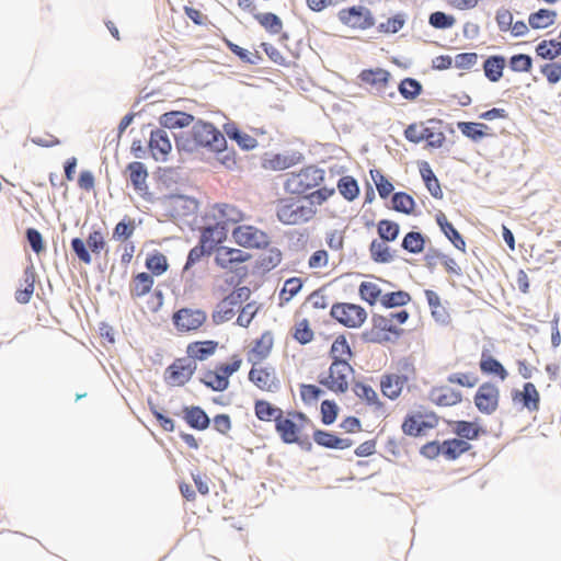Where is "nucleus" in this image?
<instances>
[{
  "instance_id": "nucleus-1",
  "label": "nucleus",
  "mask_w": 561,
  "mask_h": 561,
  "mask_svg": "<svg viewBox=\"0 0 561 561\" xmlns=\"http://www.w3.org/2000/svg\"><path fill=\"white\" fill-rule=\"evenodd\" d=\"M313 427L312 421L302 412L297 411L284 412L275 424V430L285 444H302L308 440V432Z\"/></svg>"
},
{
  "instance_id": "nucleus-2",
  "label": "nucleus",
  "mask_w": 561,
  "mask_h": 561,
  "mask_svg": "<svg viewBox=\"0 0 561 561\" xmlns=\"http://www.w3.org/2000/svg\"><path fill=\"white\" fill-rule=\"evenodd\" d=\"M324 180V171L314 165H308L298 172L288 173L284 190L291 195H302L319 186Z\"/></svg>"
},
{
  "instance_id": "nucleus-3",
  "label": "nucleus",
  "mask_w": 561,
  "mask_h": 561,
  "mask_svg": "<svg viewBox=\"0 0 561 561\" xmlns=\"http://www.w3.org/2000/svg\"><path fill=\"white\" fill-rule=\"evenodd\" d=\"M241 365L240 355L233 354L228 363H218L213 369H207L201 380L214 391H225L229 387V378L240 369Z\"/></svg>"
},
{
  "instance_id": "nucleus-4",
  "label": "nucleus",
  "mask_w": 561,
  "mask_h": 561,
  "mask_svg": "<svg viewBox=\"0 0 561 561\" xmlns=\"http://www.w3.org/2000/svg\"><path fill=\"white\" fill-rule=\"evenodd\" d=\"M354 368L347 362H332L328 374L319 377L321 386L334 393H345L350 388V381L354 377Z\"/></svg>"
},
{
  "instance_id": "nucleus-5",
  "label": "nucleus",
  "mask_w": 561,
  "mask_h": 561,
  "mask_svg": "<svg viewBox=\"0 0 561 561\" xmlns=\"http://www.w3.org/2000/svg\"><path fill=\"white\" fill-rule=\"evenodd\" d=\"M316 215L312 205H304L290 199H280L276 208V216L284 225H301L311 220Z\"/></svg>"
},
{
  "instance_id": "nucleus-6",
  "label": "nucleus",
  "mask_w": 561,
  "mask_h": 561,
  "mask_svg": "<svg viewBox=\"0 0 561 561\" xmlns=\"http://www.w3.org/2000/svg\"><path fill=\"white\" fill-rule=\"evenodd\" d=\"M207 312L199 308L183 307L172 314V323L181 334L197 333L207 322Z\"/></svg>"
},
{
  "instance_id": "nucleus-7",
  "label": "nucleus",
  "mask_w": 561,
  "mask_h": 561,
  "mask_svg": "<svg viewBox=\"0 0 561 561\" xmlns=\"http://www.w3.org/2000/svg\"><path fill=\"white\" fill-rule=\"evenodd\" d=\"M105 248L106 241L101 230L91 231L85 242L80 238H73L71 240L72 251L78 260L87 265L92 263V254L99 256Z\"/></svg>"
},
{
  "instance_id": "nucleus-8",
  "label": "nucleus",
  "mask_w": 561,
  "mask_h": 561,
  "mask_svg": "<svg viewBox=\"0 0 561 561\" xmlns=\"http://www.w3.org/2000/svg\"><path fill=\"white\" fill-rule=\"evenodd\" d=\"M337 19L341 24L353 31H367L376 22L373 12L364 5L343 8L337 12Z\"/></svg>"
},
{
  "instance_id": "nucleus-9",
  "label": "nucleus",
  "mask_w": 561,
  "mask_h": 561,
  "mask_svg": "<svg viewBox=\"0 0 561 561\" xmlns=\"http://www.w3.org/2000/svg\"><path fill=\"white\" fill-rule=\"evenodd\" d=\"M331 316L350 329L360 328L367 319V312L362 306L350 302L334 304L331 307Z\"/></svg>"
},
{
  "instance_id": "nucleus-10",
  "label": "nucleus",
  "mask_w": 561,
  "mask_h": 561,
  "mask_svg": "<svg viewBox=\"0 0 561 561\" xmlns=\"http://www.w3.org/2000/svg\"><path fill=\"white\" fill-rule=\"evenodd\" d=\"M191 135L196 146L206 147L210 150L227 144L225 136L215 125L203 121H198L193 126Z\"/></svg>"
},
{
  "instance_id": "nucleus-11",
  "label": "nucleus",
  "mask_w": 561,
  "mask_h": 561,
  "mask_svg": "<svg viewBox=\"0 0 561 561\" xmlns=\"http://www.w3.org/2000/svg\"><path fill=\"white\" fill-rule=\"evenodd\" d=\"M403 330L397 328L391 318L387 314H374L371 318V329L369 331V340L374 343H388L397 340Z\"/></svg>"
},
{
  "instance_id": "nucleus-12",
  "label": "nucleus",
  "mask_w": 561,
  "mask_h": 561,
  "mask_svg": "<svg viewBox=\"0 0 561 561\" xmlns=\"http://www.w3.org/2000/svg\"><path fill=\"white\" fill-rule=\"evenodd\" d=\"M473 402L478 411L485 415L493 414L500 405V389L491 382L485 381L479 386Z\"/></svg>"
},
{
  "instance_id": "nucleus-13",
  "label": "nucleus",
  "mask_w": 561,
  "mask_h": 561,
  "mask_svg": "<svg viewBox=\"0 0 561 561\" xmlns=\"http://www.w3.org/2000/svg\"><path fill=\"white\" fill-rule=\"evenodd\" d=\"M232 237L234 241L243 248L261 249L267 247L270 243V238L266 232L250 225H241L234 228Z\"/></svg>"
},
{
  "instance_id": "nucleus-14",
  "label": "nucleus",
  "mask_w": 561,
  "mask_h": 561,
  "mask_svg": "<svg viewBox=\"0 0 561 561\" xmlns=\"http://www.w3.org/2000/svg\"><path fill=\"white\" fill-rule=\"evenodd\" d=\"M196 368V363L187 357L176 358L165 370V381L173 387L184 386L191 380Z\"/></svg>"
},
{
  "instance_id": "nucleus-15",
  "label": "nucleus",
  "mask_w": 561,
  "mask_h": 561,
  "mask_svg": "<svg viewBox=\"0 0 561 561\" xmlns=\"http://www.w3.org/2000/svg\"><path fill=\"white\" fill-rule=\"evenodd\" d=\"M250 259L251 254L243 250L219 245L215 250L214 260L218 267L229 272H236L240 264L249 261Z\"/></svg>"
},
{
  "instance_id": "nucleus-16",
  "label": "nucleus",
  "mask_w": 561,
  "mask_h": 561,
  "mask_svg": "<svg viewBox=\"0 0 561 561\" xmlns=\"http://www.w3.org/2000/svg\"><path fill=\"white\" fill-rule=\"evenodd\" d=\"M438 421L433 413H414L408 415L402 424V431L410 436H420L425 434L428 430L434 428Z\"/></svg>"
},
{
  "instance_id": "nucleus-17",
  "label": "nucleus",
  "mask_w": 561,
  "mask_h": 561,
  "mask_svg": "<svg viewBox=\"0 0 561 561\" xmlns=\"http://www.w3.org/2000/svg\"><path fill=\"white\" fill-rule=\"evenodd\" d=\"M241 291L242 289L232 291L216 306L211 313L215 324H222L234 317L237 308L241 302Z\"/></svg>"
},
{
  "instance_id": "nucleus-18",
  "label": "nucleus",
  "mask_w": 561,
  "mask_h": 561,
  "mask_svg": "<svg viewBox=\"0 0 561 561\" xmlns=\"http://www.w3.org/2000/svg\"><path fill=\"white\" fill-rule=\"evenodd\" d=\"M249 380L260 390L265 392H274L279 386L275 370L271 367L252 365V368L249 371Z\"/></svg>"
},
{
  "instance_id": "nucleus-19",
  "label": "nucleus",
  "mask_w": 561,
  "mask_h": 561,
  "mask_svg": "<svg viewBox=\"0 0 561 561\" xmlns=\"http://www.w3.org/2000/svg\"><path fill=\"white\" fill-rule=\"evenodd\" d=\"M148 147L156 161H167L168 156L172 150V144L168 131L161 128L151 130Z\"/></svg>"
},
{
  "instance_id": "nucleus-20",
  "label": "nucleus",
  "mask_w": 561,
  "mask_h": 561,
  "mask_svg": "<svg viewBox=\"0 0 561 561\" xmlns=\"http://www.w3.org/2000/svg\"><path fill=\"white\" fill-rule=\"evenodd\" d=\"M274 339L271 332H264L259 339L253 342L252 347L247 353L248 362L256 366L266 359L273 348Z\"/></svg>"
},
{
  "instance_id": "nucleus-21",
  "label": "nucleus",
  "mask_w": 561,
  "mask_h": 561,
  "mask_svg": "<svg viewBox=\"0 0 561 561\" xmlns=\"http://www.w3.org/2000/svg\"><path fill=\"white\" fill-rule=\"evenodd\" d=\"M211 216L224 227L239 224L244 219V213L239 207L227 203L214 205Z\"/></svg>"
},
{
  "instance_id": "nucleus-22",
  "label": "nucleus",
  "mask_w": 561,
  "mask_h": 561,
  "mask_svg": "<svg viewBox=\"0 0 561 561\" xmlns=\"http://www.w3.org/2000/svg\"><path fill=\"white\" fill-rule=\"evenodd\" d=\"M301 159L300 153H265L262 159V168L270 171H283L296 165Z\"/></svg>"
},
{
  "instance_id": "nucleus-23",
  "label": "nucleus",
  "mask_w": 561,
  "mask_h": 561,
  "mask_svg": "<svg viewBox=\"0 0 561 561\" xmlns=\"http://www.w3.org/2000/svg\"><path fill=\"white\" fill-rule=\"evenodd\" d=\"M218 345L219 343L214 340L191 342L186 347V357L194 363L206 360L216 353Z\"/></svg>"
},
{
  "instance_id": "nucleus-24",
  "label": "nucleus",
  "mask_w": 561,
  "mask_h": 561,
  "mask_svg": "<svg viewBox=\"0 0 561 561\" xmlns=\"http://www.w3.org/2000/svg\"><path fill=\"white\" fill-rule=\"evenodd\" d=\"M430 400L438 407H453L462 401V393L448 386H439L431 390Z\"/></svg>"
},
{
  "instance_id": "nucleus-25",
  "label": "nucleus",
  "mask_w": 561,
  "mask_h": 561,
  "mask_svg": "<svg viewBox=\"0 0 561 561\" xmlns=\"http://www.w3.org/2000/svg\"><path fill=\"white\" fill-rule=\"evenodd\" d=\"M213 157L209 158V163L214 169L234 170L238 167L237 154L233 149L220 146L219 148H213Z\"/></svg>"
},
{
  "instance_id": "nucleus-26",
  "label": "nucleus",
  "mask_w": 561,
  "mask_h": 561,
  "mask_svg": "<svg viewBox=\"0 0 561 561\" xmlns=\"http://www.w3.org/2000/svg\"><path fill=\"white\" fill-rule=\"evenodd\" d=\"M358 78L364 84L381 91L387 88L391 79V73L382 68L364 69L359 73Z\"/></svg>"
},
{
  "instance_id": "nucleus-27",
  "label": "nucleus",
  "mask_w": 561,
  "mask_h": 561,
  "mask_svg": "<svg viewBox=\"0 0 561 561\" xmlns=\"http://www.w3.org/2000/svg\"><path fill=\"white\" fill-rule=\"evenodd\" d=\"M513 400L522 402L523 407L530 412H536L540 405V393L533 382H526L522 391L513 393Z\"/></svg>"
},
{
  "instance_id": "nucleus-28",
  "label": "nucleus",
  "mask_w": 561,
  "mask_h": 561,
  "mask_svg": "<svg viewBox=\"0 0 561 561\" xmlns=\"http://www.w3.org/2000/svg\"><path fill=\"white\" fill-rule=\"evenodd\" d=\"M313 439L322 447L331 449H346L353 445V440L350 438H340L336 435L313 427Z\"/></svg>"
},
{
  "instance_id": "nucleus-29",
  "label": "nucleus",
  "mask_w": 561,
  "mask_h": 561,
  "mask_svg": "<svg viewBox=\"0 0 561 561\" xmlns=\"http://www.w3.org/2000/svg\"><path fill=\"white\" fill-rule=\"evenodd\" d=\"M479 367L482 374L493 375L501 381H504L508 377V373L505 367L494 358L488 350L482 351Z\"/></svg>"
},
{
  "instance_id": "nucleus-30",
  "label": "nucleus",
  "mask_w": 561,
  "mask_h": 561,
  "mask_svg": "<svg viewBox=\"0 0 561 561\" xmlns=\"http://www.w3.org/2000/svg\"><path fill=\"white\" fill-rule=\"evenodd\" d=\"M436 222L440 230L444 232L446 238L453 243V245L461 252H466V242L458 230L448 221L446 215L443 211H438L435 216Z\"/></svg>"
},
{
  "instance_id": "nucleus-31",
  "label": "nucleus",
  "mask_w": 561,
  "mask_h": 561,
  "mask_svg": "<svg viewBox=\"0 0 561 561\" xmlns=\"http://www.w3.org/2000/svg\"><path fill=\"white\" fill-rule=\"evenodd\" d=\"M407 385V382L392 373L385 374L380 378L381 393L390 400L398 399Z\"/></svg>"
},
{
  "instance_id": "nucleus-32",
  "label": "nucleus",
  "mask_w": 561,
  "mask_h": 561,
  "mask_svg": "<svg viewBox=\"0 0 561 561\" xmlns=\"http://www.w3.org/2000/svg\"><path fill=\"white\" fill-rule=\"evenodd\" d=\"M227 238L226 227L217 222L202 230L199 241L211 252Z\"/></svg>"
},
{
  "instance_id": "nucleus-33",
  "label": "nucleus",
  "mask_w": 561,
  "mask_h": 561,
  "mask_svg": "<svg viewBox=\"0 0 561 561\" xmlns=\"http://www.w3.org/2000/svg\"><path fill=\"white\" fill-rule=\"evenodd\" d=\"M154 279L149 273L141 272L133 276L129 284L131 298L137 299L149 294L153 287Z\"/></svg>"
},
{
  "instance_id": "nucleus-34",
  "label": "nucleus",
  "mask_w": 561,
  "mask_h": 561,
  "mask_svg": "<svg viewBox=\"0 0 561 561\" xmlns=\"http://www.w3.org/2000/svg\"><path fill=\"white\" fill-rule=\"evenodd\" d=\"M129 181L135 191L146 193L148 190L147 178L148 171L142 162L134 161L127 165Z\"/></svg>"
},
{
  "instance_id": "nucleus-35",
  "label": "nucleus",
  "mask_w": 561,
  "mask_h": 561,
  "mask_svg": "<svg viewBox=\"0 0 561 561\" xmlns=\"http://www.w3.org/2000/svg\"><path fill=\"white\" fill-rule=\"evenodd\" d=\"M183 417L185 422L195 430L204 431L209 426V417L199 407H184Z\"/></svg>"
},
{
  "instance_id": "nucleus-36",
  "label": "nucleus",
  "mask_w": 561,
  "mask_h": 561,
  "mask_svg": "<svg viewBox=\"0 0 561 561\" xmlns=\"http://www.w3.org/2000/svg\"><path fill=\"white\" fill-rule=\"evenodd\" d=\"M193 121V115L179 111L168 112L160 116L161 126L169 129L187 127Z\"/></svg>"
},
{
  "instance_id": "nucleus-37",
  "label": "nucleus",
  "mask_w": 561,
  "mask_h": 561,
  "mask_svg": "<svg viewBox=\"0 0 561 561\" xmlns=\"http://www.w3.org/2000/svg\"><path fill=\"white\" fill-rule=\"evenodd\" d=\"M506 66V59L500 55L488 57L483 62L484 76L491 82H497L503 77V71Z\"/></svg>"
},
{
  "instance_id": "nucleus-38",
  "label": "nucleus",
  "mask_w": 561,
  "mask_h": 561,
  "mask_svg": "<svg viewBox=\"0 0 561 561\" xmlns=\"http://www.w3.org/2000/svg\"><path fill=\"white\" fill-rule=\"evenodd\" d=\"M34 289H35V273H34L33 267L31 266V267L25 268V271H24L23 288H19L15 291V295H14L15 300L22 305L27 304L33 296Z\"/></svg>"
},
{
  "instance_id": "nucleus-39",
  "label": "nucleus",
  "mask_w": 561,
  "mask_h": 561,
  "mask_svg": "<svg viewBox=\"0 0 561 561\" xmlns=\"http://www.w3.org/2000/svg\"><path fill=\"white\" fill-rule=\"evenodd\" d=\"M136 231L135 219L125 216L121 221L116 224L112 232V239L119 243H127L128 240L134 236Z\"/></svg>"
},
{
  "instance_id": "nucleus-40",
  "label": "nucleus",
  "mask_w": 561,
  "mask_h": 561,
  "mask_svg": "<svg viewBox=\"0 0 561 561\" xmlns=\"http://www.w3.org/2000/svg\"><path fill=\"white\" fill-rule=\"evenodd\" d=\"M329 355L332 362L344 360L350 363L353 357L351 346L344 335H339L332 343Z\"/></svg>"
},
{
  "instance_id": "nucleus-41",
  "label": "nucleus",
  "mask_w": 561,
  "mask_h": 561,
  "mask_svg": "<svg viewBox=\"0 0 561 561\" xmlns=\"http://www.w3.org/2000/svg\"><path fill=\"white\" fill-rule=\"evenodd\" d=\"M254 412L256 417L263 422H271L280 419L284 411L277 407L272 405L268 401L257 400L254 404Z\"/></svg>"
},
{
  "instance_id": "nucleus-42",
  "label": "nucleus",
  "mask_w": 561,
  "mask_h": 561,
  "mask_svg": "<svg viewBox=\"0 0 561 561\" xmlns=\"http://www.w3.org/2000/svg\"><path fill=\"white\" fill-rule=\"evenodd\" d=\"M388 241L373 240L369 245L370 257L376 263H389L393 261L394 255L390 247L387 244Z\"/></svg>"
},
{
  "instance_id": "nucleus-43",
  "label": "nucleus",
  "mask_w": 561,
  "mask_h": 561,
  "mask_svg": "<svg viewBox=\"0 0 561 561\" xmlns=\"http://www.w3.org/2000/svg\"><path fill=\"white\" fill-rule=\"evenodd\" d=\"M470 444L463 439L453 438L442 443L443 456L447 460H455L470 449Z\"/></svg>"
},
{
  "instance_id": "nucleus-44",
  "label": "nucleus",
  "mask_w": 561,
  "mask_h": 561,
  "mask_svg": "<svg viewBox=\"0 0 561 561\" xmlns=\"http://www.w3.org/2000/svg\"><path fill=\"white\" fill-rule=\"evenodd\" d=\"M145 265L152 276H160L169 268L167 256L159 251H152L149 253L146 257Z\"/></svg>"
},
{
  "instance_id": "nucleus-45",
  "label": "nucleus",
  "mask_w": 561,
  "mask_h": 561,
  "mask_svg": "<svg viewBox=\"0 0 561 561\" xmlns=\"http://www.w3.org/2000/svg\"><path fill=\"white\" fill-rule=\"evenodd\" d=\"M557 15L554 10L540 9L529 15L528 23L535 30L547 28L554 24Z\"/></svg>"
},
{
  "instance_id": "nucleus-46",
  "label": "nucleus",
  "mask_w": 561,
  "mask_h": 561,
  "mask_svg": "<svg viewBox=\"0 0 561 561\" xmlns=\"http://www.w3.org/2000/svg\"><path fill=\"white\" fill-rule=\"evenodd\" d=\"M457 127L463 136L472 141H479L484 138L488 135L486 130L489 129L488 125L474 122H459Z\"/></svg>"
},
{
  "instance_id": "nucleus-47",
  "label": "nucleus",
  "mask_w": 561,
  "mask_h": 561,
  "mask_svg": "<svg viewBox=\"0 0 561 561\" xmlns=\"http://www.w3.org/2000/svg\"><path fill=\"white\" fill-rule=\"evenodd\" d=\"M353 391L358 399L365 401L368 405H374L376 408L382 407L377 392L369 385L356 381L353 386Z\"/></svg>"
},
{
  "instance_id": "nucleus-48",
  "label": "nucleus",
  "mask_w": 561,
  "mask_h": 561,
  "mask_svg": "<svg viewBox=\"0 0 561 561\" xmlns=\"http://www.w3.org/2000/svg\"><path fill=\"white\" fill-rule=\"evenodd\" d=\"M420 173L432 196L435 198H442L443 191L440 188V184L427 162H423L421 164Z\"/></svg>"
},
{
  "instance_id": "nucleus-49",
  "label": "nucleus",
  "mask_w": 561,
  "mask_h": 561,
  "mask_svg": "<svg viewBox=\"0 0 561 561\" xmlns=\"http://www.w3.org/2000/svg\"><path fill=\"white\" fill-rule=\"evenodd\" d=\"M394 371L404 382L409 383L416 379V367L414 360L410 357H403L396 363Z\"/></svg>"
},
{
  "instance_id": "nucleus-50",
  "label": "nucleus",
  "mask_w": 561,
  "mask_h": 561,
  "mask_svg": "<svg viewBox=\"0 0 561 561\" xmlns=\"http://www.w3.org/2000/svg\"><path fill=\"white\" fill-rule=\"evenodd\" d=\"M337 190L340 194L348 202H353L359 195V186L357 181L351 175L342 176L337 181Z\"/></svg>"
},
{
  "instance_id": "nucleus-51",
  "label": "nucleus",
  "mask_w": 561,
  "mask_h": 561,
  "mask_svg": "<svg viewBox=\"0 0 561 561\" xmlns=\"http://www.w3.org/2000/svg\"><path fill=\"white\" fill-rule=\"evenodd\" d=\"M302 288V279L300 277H291L285 280L279 293V305L289 302Z\"/></svg>"
},
{
  "instance_id": "nucleus-52",
  "label": "nucleus",
  "mask_w": 561,
  "mask_h": 561,
  "mask_svg": "<svg viewBox=\"0 0 561 561\" xmlns=\"http://www.w3.org/2000/svg\"><path fill=\"white\" fill-rule=\"evenodd\" d=\"M358 294L363 300L374 306L377 301H380L381 289L378 284L374 282H362L358 288Z\"/></svg>"
},
{
  "instance_id": "nucleus-53",
  "label": "nucleus",
  "mask_w": 561,
  "mask_h": 561,
  "mask_svg": "<svg viewBox=\"0 0 561 561\" xmlns=\"http://www.w3.org/2000/svg\"><path fill=\"white\" fill-rule=\"evenodd\" d=\"M254 19L270 33L278 34L283 28L282 20L274 13H259L256 12Z\"/></svg>"
},
{
  "instance_id": "nucleus-54",
  "label": "nucleus",
  "mask_w": 561,
  "mask_h": 561,
  "mask_svg": "<svg viewBox=\"0 0 561 561\" xmlns=\"http://www.w3.org/2000/svg\"><path fill=\"white\" fill-rule=\"evenodd\" d=\"M314 333L310 327L308 319H302L295 323L293 328V337L300 344L305 345L313 340Z\"/></svg>"
},
{
  "instance_id": "nucleus-55",
  "label": "nucleus",
  "mask_w": 561,
  "mask_h": 561,
  "mask_svg": "<svg viewBox=\"0 0 561 561\" xmlns=\"http://www.w3.org/2000/svg\"><path fill=\"white\" fill-rule=\"evenodd\" d=\"M537 55L543 59L553 60L561 55V42L556 39L542 41L536 48Z\"/></svg>"
},
{
  "instance_id": "nucleus-56",
  "label": "nucleus",
  "mask_w": 561,
  "mask_h": 561,
  "mask_svg": "<svg viewBox=\"0 0 561 561\" xmlns=\"http://www.w3.org/2000/svg\"><path fill=\"white\" fill-rule=\"evenodd\" d=\"M411 300V296L409 293L403 290H398L393 293H387L385 294L380 302L386 308H394V307H401L407 304H409Z\"/></svg>"
},
{
  "instance_id": "nucleus-57",
  "label": "nucleus",
  "mask_w": 561,
  "mask_h": 561,
  "mask_svg": "<svg viewBox=\"0 0 561 561\" xmlns=\"http://www.w3.org/2000/svg\"><path fill=\"white\" fill-rule=\"evenodd\" d=\"M425 240L420 232L411 231L405 234L402 248L410 253H421L424 250Z\"/></svg>"
},
{
  "instance_id": "nucleus-58",
  "label": "nucleus",
  "mask_w": 561,
  "mask_h": 561,
  "mask_svg": "<svg viewBox=\"0 0 561 561\" xmlns=\"http://www.w3.org/2000/svg\"><path fill=\"white\" fill-rule=\"evenodd\" d=\"M393 209L403 214H412L415 207L413 197L404 192H398L392 196Z\"/></svg>"
},
{
  "instance_id": "nucleus-59",
  "label": "nucleus",
  "mask_w": 561,
  "mask_h": 561,
  "mask_svg": "<svg viewBox=\"0 0 561 561\" xmlns=\"http://www.w3.org/2000/svg\"><path fill=\"white\" fill-rule=\"evenodd\" d=\"M400 94L407 100L416 99L422 92V84L412 78L403 79L399 84Z\"/></svg>"
},
{
  "instance_id": "nucleus-60",
  "label": "nucleus",
  "mask_w": 561,
  "mask_h": 561,
  "mask_svg": "<svg viewBox=\"0 0 561 561\" xmlns=\"http://www.w3.org/2000/svg\"><path fill=\"white\" fill-rule=\"evenodd\" d=\"M399 225L394 221L382 219L377 225V232L383 241H394L399 236Z\"/></svg>"
},
{
  "instance_id": "nucleus-61",
  "label": "nucleus",
  "mask_w": 561,
  "mask_h": 561,
  "mask_svg": "<svg viewBox=\"0 0 561 561\" xmlns=\"http://www.w3.org/2000/svg\"><path fill=\"white\" fill-rule=\"evenodd\" d=\"M369 173L380 197L387 198L393 191L392 183L377 169L370 170Z\"/></svg>"
},
{
  "instance_id": "nucleus-62",
  "label": "nucleus",
  "mask_w": 561,
  "mask_h": 561,
  "mask_svg": "<svg viewBox=\"0 0 561 561\" xmlns=\"http://www.w3.org/2000/svg\"><path fill=\"white\" fill-rule=\"evenodd\" d=\"M480 428L471 422L468 421H457L455 422L454 432L461 438L465 439H476L479 437Z\"/></svg>"
},
{
  "instance_id": "nucleus-63",
  "label": "nucleus",
  "mask_w": 561,
  "mask_h": 561,
  "mask_svg": "<svg viewBox=\"0 0 561 561\" xmlns=\"http://www.w3.org/2000/svg\"><path fill=\"white\" fill-rule=\"evenodd\" d=\"M478 61L477 53H460L454 57V66L460 70H471L478 65Z\"/></svg>"
},
{
  "instance_id": "nucleus-64",
  "label": "nucleus",
  "mask_w": 561,
  "mask_h": 561,
  "mask_svg": "<svg viewBox=\"0 0 561 561\" xmlns=\"http://www.w3.org/2000/svg\"><path fill=\"white\" fill-rule=\"evenodd\" d=\"M540 72L550 84H556L561 80V62L545 64L540 67Z\"/></svg>"
}]
</instances>
